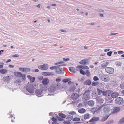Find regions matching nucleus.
<instances>
[{"label": "nucleus", "instance_id": "1", "mask_svg": "<svg viewBox=\"0 0 124 124\" xmlns=\"http://www.w3.org/2000/svg\"><path fill=\"white\" fill-rule=\"evenodd\" d=\"M14 75L17 77H22V79L23 80H25V75L24 74H22L20 72H15L14 73Z\"/></svg>", "mask_w": 124, "mask_h": 124}, {"label": "nucleus", "instance_id": "2", "mask_svg": "<svg viewBox=\"0 0 124 124\" xmlns=\"http://www.w3.org/2000/svg\"><path fill=\"white\" fill-rule=\"evenodd\" d=\"M58 84H55L54 85L51 86L49 88V90L50 92H53L54 91L58 89Z\"/></svg>", "mask_w": 124, "mask_h": 124}, {"label": "nucleus", "instance_id": "3", "mask_svg": "<svg viewBox=\"0 0 124 124\" xmlns=\"http://www.w3.org/2000/svg\"><path fill=\"white\" fill-rule=\"evenodd\" d=\"M79 71L80 73L84 75H85L86 74V75L87 76L89 77L91 75L90 73L88 70H87L86 71V72L82 69H80Z\"/></svg>", "mask_w": 124, "mask_h": 124}, {"label": "nucleus", "instance_id": "4", "mask_svg": "<svg viewBox=\"0 0 124 124\" xmlns=\"http://www.w3.org/2000/svg\"><path fill=\"white\" fill-rule=\"evenodd\" d=\"M48 66L47 64H44L39 66L38 68L39 69L43 70H47L48 68Z\"/></svg>", "mask_w": 124, "mask_h": 124}, {"label": "nucleus", "instance_id": "5", "mask_svg": "<svg viewBox=\"0 0 124 124\" xmlns=\"http://www.w3.org/2000/svg\"><path fill=\"white\" fill-rule=\"evenodd\" d=\"M124 102V100L122 98L118 97L116 99V102L117 104L120 105L122 104Z\"/></svg>", "mask_w": 124, "mask_h": 124}, {"label": "nucleus", "instance_id": "6", "mask_svg": "<svg viewBox=\"0 0 124 124\" xmlns=\"http://www.w3.org/2000/svg\"><path fill=\"white\" fill-rule=\"evenodd\" d=\"M108 93H102L103 96H106L108 95V99L109 98V96L111 95V97L113 98H114L118 96L119 95V93H112V94H110V95L109 94H108ZM111 94V93H109Z\"/></svg>", "mask_w": 124, "mask_h": 124}, {"label": "nucleus", "instance_id": "7", "mask_svg": "<svg viewBox=\"0 0 124 124\" xmlns=\"http://www.w3.org/2000/svg\"><path fill=\"white\" fill-rule=\"evenodd\" d=\"M26 88L27 91L30 93H32L33 92V87L29 85H27L26 86Z\"/></svg>", "mask_w": 124, "mask_h": 124}, {"label": "nucleus", "instance_id": "8", "mask_svg": "<svg viewBox=\"0 0 124 124\" xmlns=\"http://www.w3.org/2000/svg\"><path fill=\"white\" fill-rule=\"evenodd\" d=\"M106 71L108 73L112 74L114 72V70L113 68L110 67H106L105 68Z\"/></svg>", "mask_w": 124, "mask_h": 124}, {"label": "nucleus", "instance_id": "9", "mask_svg": "<svg viewBox=\"0 0 124 124\" xmlns=\"http://www.w3.org/2000/svg\"><path fill=\"white\" fill-rule=\"evenodd\" d=\"M90 97L89 93H84L82 98L85 100H87L90 98Z\"/></svg>", "mask_w": 124, "mask_h": 124}, {"label": "nucleus", "instance_id": "10", "mask_svg": "<svg viewBox=\"0 0 124 124\" xmlns=\"http://www.w3.org/2000/svg\"><path fill=\"white\" fill-rule=\"evenodd\" d=\"M120 110V108L119 107H115L113 108V111L111 112L112 114H115L118 112Z\"/></svg>", "mask_w": 124, "mask_h": 124}, {"label": "nucleus", "instance_id": "11", "mask_svg": "<svg viewBox=\"0 0 124 124\" xmlns=\"http://www.w3.org/2000/svg\"><path fill=\"white\" fill-rule=\"evenodd\" d=\"M96 99L97 102L100 104L102 103L104 101V100L100 97H97Z\"/></svg>", "mask_w": 124, "mask_h": 124}, {"label": "nucleus", "instance_id": "12", "mask_svg": "<svg viewBox=\"0 0 124 124\" xmlns=\"http://www.w3.org/2000/svg\"><path fill=\"white\" fill-rule=\"evenodd\" d=\"M99 120V118L98 117H93L91 119H90L89 122H92L95 121H98Z\"/></svg>", "mask_w": 124, "mask_h": 124}, {"label": "nucleus", "instance_id": "13", "mask_svg": "<svg viewBox=\"0 0 124 124\" xmlns=\"http://www.w3.org/2000/svg\"><path fill=\"white\" fill-rule=\"evenodd\" d=\"M79 96V95L78 93H72L71 95V98L73 99H77Z\"/></svg>", "mask_w": 124, "mask_h": 124}, {"label": "nucleus", "instance_id": "14", "mask_svg": "<svg viewBox=\"0 0 124 124\" xmlns=\"http://www.w3.org/2000/svg\"><path fill=\"white\" fill-rule=\"evenodd\" d=\"M103 110L104 113H108L110 110V108L109 107L106 106L103 108Z\"/></svg>", "mask_w": 124, "mask_h": 124}, {"label": "nucleus", "instance_id": "15", "mask_svg": "<svg viewBox=\"0 0 124 124\" xmlns=\"http://www.w3.org/2000/svg\"><path fill=\"white\" fill-rule=\"evenodd\" d=\"M42 84L45 85H46L49 83V80L47 78H44L42 81Z\"/></svg>", "mask_w": 124, "mask_h": 124}, {"label": "nucleus", "instance_id": "16", "mask_svg": "<svg viewBox=\"0 0 124 124\" xmlns=\"http://www.w3.org/2000/svg\"><path fill=\"white\" fill-rule=\"evenodd\" d=\"M59 66L57 68V70L56 71V73L58 74H61L62 73V69L61 68H59V67L61 66V65H58Z\"/></svg>", "mask_w": 124, "mask_h": 124}, {"label": "nucleus", "instance_id": "17", "mask_svg": "<svg viewBox=\"0 0 124 124\" xmlns=\"http://www.w3.org/2000/svg\"><path fill=\"white\" fill-rule=\"evenodd\" d=\"M27 77L30 80V81L31 83H33L35 80V77L32 78V77L30 75H28Z\"/></svg>", "mask_w": 124, "mask_h": 124}, {"label": "nucleus", "instance_id": "18", "mask_svg": "<svg viewBox=\"0 0 124 124\" xmlns=\"http://www.w3.org/2000/svg\"><path fill=\"white\" fill-rule=\"evenodd\" d=\"M110 114L109 115H107L106 117H102L101 118L100 121L101 122H104L107 120Z\"/></svg>", "mask_w": 124, "mask_h": 124}, {"label": "nucleus", "instance_id": "19", "mask_svg": "<svg viewBox=\"0 0 124 124\" xmlns=\"http://www.w3.org/2000/svg\"><path fill=\"white\" fill-rule=\"evenodd\" d=\"M86 111V110L85 109L83 108H79L78 110V112L81 114H83L85 113Z\"/></svg>", "mask_w": 124, "mask_h": 124}, {"label": "nucleus", "instance_id": "20", "mask_svg": "<svg viewBox=\"0 0 124 124\" xmlns=\"http://www.w3.org/2000/svg\"><path fill=\"white\" fill-rule=\"evenodd\" d=\"M87 104L90 106H93L94 105V102L92 100H90L88 101Z\"/></svg>", "mask_w": 124, "mask_h": 124}, {"label": "nucleus", "instance_id": "21", "mask_svg": "<svg viewBox=\"0 0 124 124\" xmlns=\"http://www.w3.org/2000/svg\"><path fill=\"white\" fill-rule=\"evenodd\" d=\"M87 61V60L84 59L79 62V63L81 64L85 65L87 64L88 62H86Z\"/></svg>", "mask_w": 124, "mask_h": 124}, {"label": "nucleus", "instance_id": "22", "mask_svg": "<svg viewBox=\"0 0 124 124\" xmlns=\"http://www.w3.org/2000/svg\"><path fill=\"white\" fill-rule=\"evenodd\" d=\"M69 70L72 74H74L76 72L75 68L73 67H70Z\"/></svg>", "mask_w": 124, "mask_h": 124}, {"label": "nucleus", "instance_id": "23", "mask_svg": "<svg viewBox=\"0 0 124 124\" xmlns=\"http://www.w3.org/2000/svg\"><path fill=\"white\" fill-rule=\"evenodd\" d=\"M90 117V114L88 113H86L84 115V117L85 120L89 119Z\"/></svg>", "mask_w": 124, "mask_h": 124}, {"label": "nucleus", "instance_id": "24", "mask_svg": "<svg viewBox=\"0 0 124 124\" xmlns=\"http://www.w3.org/2000/svg\"><path fill=\"white\" fill-rule=\"evenodd\" d=\"M0 73L2 74H4L6 73L7 72V70L6 69H1L0 70Z\"/></svg>", "mask_w": 124, "mask_h": 124}, {"label": "nucleus", "instance_id": "25", "mask_svg": "<svg viewBox=\"0 0 124 124\" xmlns=\"http://www.w3.org/2000/svg\"><path fill=\"white\" fill-rule=\"evenodd\" d=\"M73 117V115H69L68 117H67V119L68 121H71Z\"/></svg>", "mask_w": 124, "mask_h": 124}, {"label": "nucleus", "instance_id": "26", "mask_svg": "<svg viewBox=\"0 0 124 124\" xmlns=\"http://www.w3.org/2000/svg\"><path fill=\"white\" fill-rule=\"evenodd\" d=\"M91 83V82L89 80H87L85 81V84L88 85H90Z\"/></svg>", "mask_w": 124, "mask_h": 124}, {"label": "nucleus", "instance_id": "27", "mask_svg": "<svg viewBox=\"0 0 124 124\" xmlns=\"http://www.w3.org/2000/svg\"><path fill=\"white\" fill-rule=\"evenodd\" d=\"M124 123V117H122L118 122V124H122Z\"/></svg>", "mask_w": 124, "mask_h": 124}, {"label": "nucleus", "instance_id": "28", "mask_svg": "<svg viewBox=\"0 0 124 124\" xmlns=\"http://www.w3.org/2000/svg\"><path fill=\"white\" fill-rule=\"evenodd\" d=\"M59 116L63 118H65L66 117V115L62 113H59Z\"/></svg>", "mask_w": 124, "mask_h": 124}, {"label": "nucleus", "instance_id": "29", "mask_svg": "<svg viewBox=\"0 0 124 124\" xmlns=\"http://www.w3.org/2000/svg\"><path fill=\"white\" fill-rule=\"evenodd\" d=\"M31 69L30 68H25L24 72L25 73H27L30 71Z\"/></svg>", "mask_w": 124, "mask_h": 124}, {"label": "nucleus", "instance_id": "30", "mask_svg": "<svg viewBox=\"0 0 124 124\" xmlns=\"http://www.w3.org/2000/svg\"><path fill=\"white\" fill-rule=\"evenodd\" d=\"M98 93H105L104 92L102 91V89L101 88H97V89Z\"/></svg>", "mask_w": 124, "mask_h": 124}, {"label": "nucleus", "instance_id": "31", "mask_svg": "<svg viewBox=\"0 0 124 124\" xmlns=\"http://www.w3.org/2000/svg\"><path fill=\"white\" fill-rule=\"evenodd\" d=\"M80 119L79 118L75 117L73 119V121H79L80 120Z\"/></svg>", "mask_w": 124, "mask_h": 124}, {"label": "nucleus", "instance_id": "32", "mask_svg": "<svg viewBox=\"0 0 124 124\" xmlns=\"http://www.w3.org/2000/svg\"><path fill=\"white\" fill-rule=\"evenodd\" d=\"M70 80V78L65 79L63 80L62 81L63 82L66 83L69 81Z\"/></svg>", "mask_w": 124, "mask_h": 124}, {"label": "nucleus", "instance_id": "33", "mask_svg": "<svg viewBox=\"0 0 124 124\" xmlns=\"http://www.w3.org/2000/svg\"><path fill=\"white\" fill-rule=\"evenodd\" d=\"M82 65H80L77 66L76 67V68L77 69V70L78 71L80 69L82 68Z\"/></svg>", "mask_w": 124, "mask_h": 124}, {"label": "nucleus", "instance_id": "34", "mask_svg": "<svg viewBox=\"0 0 124 124\" xmlns=\"http://www.w3.org/2000/svg\"><path fill=\"white\" fill-rule=\"evenodd\" d=\"M48 76H52L54 75V72H48Z\"/></svg>", "mask_w": 124, "mask_h": 124}, {"label": "nucleus", "instance_id": "35", "mask_svg": "<svg viewBox=\"0 0 124 124\" xmlns=\"http://www.w3.org/2000/svg\"><path fill=\"white\" fill-rule=\"evenodd\" d=\"M98 83L97 82H92V85L93 86H95L98 85Z\"/></svg>", "mask_w": 124, "mask_h": 124}, {"label": "nucleus", "instance_id": "36", "mask_svg": "<svg viewBox=\"0 0 124 124\" xmlns=\"http://www.w3.org/2000/svg\"><path fill=\"white\" fill-rule=\"evenodd\" d=\"M82 69H86L87 70H88L89 69V67L87 66L86 65H84L82 67Z\"/></svg>", "mask_w": 124, "mask_h": 124}, {"label": "nucleus", "instance_id": "37", "mask_svg": "<svg viewBox=\"0 0 124 124\" xmlns=\"http://www.w3.org/2000/svg\"><path fill=\"white\" fill-rule=\"evenodd\" d=\"M36 95L38 97H41L43 95V93H36Z\"/></svg>", "mask_w": 124, "mask_h": 124}, {"label": "nucleus", "instance_id": "38", "mask_svg": "<svg viewBox=\"0 0 124 124\" xmlns=\"http://www.w3.org/2000/svg\"><path fill=\"white\" fill-rule=\"evenodd\" d=\"M113 121L112 120H110L108 121L106 123L107 124H110L113 123Z\"/></svg>", "mask_w": 124, "mask_h": 124}, {"label": "nucleus", "instance_id": "39", "mask_svg": "<svg viewBox=\"0 0 124 124\" xmlns=\"http://www.w3.org/2000/svg\"><path fill=\"white\" fill-rule=\"evenodd\" d=\"M75 86L70 87L69 89L70 91H72L75 90Z\"/></svg>", "mask_w": 124, "mask_h": 124}, {"label": "nucleus", "instance_id": "40", "mask_svg": "<svg viewBox=\"0 0 124 124\" xmlns=\"http://www.w3.org/2000/svg\"><path fill=\"white\" fill-rule=\"evenodd\" d=\"M25 68H19V70L23 72H24Z\"/></svg>", "mask_w": 124, "mask_h": 124}, {"label": "nucleus", "instance_id": "41", "mask_svg": "<svg viewBox=\"0 0 124 124\" xmlns=\"http://www.w3.org/2000/svg\"><path fill=\"white\" fill-rule=\"evenodd\" d=\"M48 72H42V75L45 76H48Z\"/></svg>", "mask_w": 124, "mask_h": 124}, {"label": "nucleus", "instance_id": "42", "mask_svg": "<svg viewBox=\"0 0 124 124\" xmlns=\"http://www.w3.org/2000/svg\"><path fill=\"white\" fill-rule=\"evenodd\" d=\"M120 87L122 89H124V83H121L120 85Z\"/></svg>", "mask_w": 124, "mask_h": 124}, {"label": "nucleus", "instance_id": "43", "mask_svg": "<svg viewBox=\"0 0 124 124\" xmlns=\"http://www.w3.org/2000/svg\"><path fill=\"white\" fill-rule=\"evenodd\" d=\"M93 80L95 81H96L97 80H99V78L96 76H94L93 78Z\"/></svg>", "mask_w": 124, "mask_h": 124}, {"label": "nucleus", "instance_id": "44", "mask_svg": "<svg viewBox=\"0 0 124 124\" xmlns=\"http://www.w3.org/2000/svg\"><path fill=\"white\" fill-rule=\"evenodd\" d=\"M59 66H54L50 68V69L51 70H53V69H55V68H58L57 67H58Z\"/></svg>", "mask_w": 124, "mask_h": 124}, {"label": "nucleus", "instance_id": "45", "mask_svg": "<svg viewBox=\"0 0 124 124\" xmlns=\"http://www.w3.org/2000/svg\"><path fill=\"white\" fill-rule=\"evenodd\" d=\"M117 66H121V63L120 62H117L116 63Z\"/></svg>", "mask_w": 124, "mask_h": 124}, {"label": "nucleus", "instance_id": "46", "mask_svg": "<svg viewBox=\"0 0 124 124\" xmlns=\"http://www.w3.org/2000/svg\"><path fill=\"white\" fill-rule=\"evenodd\" d=\"M112 52L111 51H110L109 52H108L107 53V54L109 56H110L112 54Z\"/></svg>", "mask_w": 124, "mask_h": 124}, {"label": "nucleus", "instance_id": "47", "mask_svg": "<svg viewBox=\"0 0 124 124\" xmlns=\"http://www.w3.org/2000/svg\"><path fill=\"white\" fill-rule=\"evenodd\" d=\"M13 115H11L10 116V117H11L12 118V120H11V121L12 122H13L14 121L13 120V119H15V117H13Z\"/></svg>", "mask_w": 124, "mask_h": 124}, {"label": "nucleus", "instance_id": "48", "mask_svg": "<svg viewBox=\"0 0 124 124\" xmlns=\"http://www.w3.org/2000/svg\"><path fill=\"white\" fill-rule=\"evenodd\" d=\"M57 118L58 120L59 121H62L63 120V118L59 117H58Z\"/></svg>", "mask_w": 124, "mask_h": 124}, {"label": "nucleus", "instance_id": "49", "mask_svg": "<svg viewBox=\"0 0 124 124\" xmlns=\"http://www.w3.org/2000/svg\"><path fill=\"white\" fill-rule=\"evenodd\" d=\"M52 120L53 122H56L57 121L56 119L54 117L52 118Z\"/></svg>", "mask_w": 124, "mask_h": 124}, {"label": "nucleus", "instance_id": "50", "mask_svg": "<svg viewBox=\"0 0 124 124\" xmlns=\"http://www.w3.org/2000/svg\"><path fill=\"white\" fill-rule=\"evenodd\" d=\"M3 63L0 62V69L2 68L3 67Z\"/></svg>", "mask_w": 124, "mask_h": 124}, {"label": "nucleus", "instance_id": "51", "mask_svg": "<svg viewBox=\"0 0 124 124\" xmlns=\"http://www.w3.org/2000/svg\"><path fill=\"white\" fill-rule=\"evenodd\" d=\"M38 79L39 80H42L43 79V76H39L38 78Z\"/></svg>", "mask_w": 124, "mask_h": 124}, {"label": "nucleus", "instance_id": "52", "mask_svg": "<svg viewBox=\"0 0 124 124\" xmlns=\"http://www.w3.org/2000/svg\"><path fill=\"white\" fill-rule=\"evenodd\" d=\"M63 62V61H61L60 62H59L57 63H55V64L57 65V64H62Z\"/></svg>", "mask_w": 124, "mask_h": 124}, {"label": "nucleus", "instance_id": "53", "mask_svg": "<svg viewBox=\"0 0 124 124\" xmlns=\"http://www.w3.org/2000/svg\"><path fill=\"white\" fill-rule=\"evenodd\" d=\"M103 105H102L100 107H99L98 108L97 110H100L102 108H103Z\"/></svg>", "mask_w": 124, "mask_h": 124}, {"label": "nucleus", "instance_id": "54", "mask_svg": "<svg viewBox=\"0 0 124 124\" xmlns=\"http://www.w3.org/2000/svg\"><path fill=\"white\" fill-rule=\"evenodd\" d=\"M5 79L7 80V81L9 80L10 79L9 76H7L5 78Z\"/></svg>", "mask_w": 124, "mask_h": 124}, {"label": "nucleus", "instance_id": "55", "mask_svg": "<svg viewBox=\"0 0 124 124\" xmlns=\"http://www.w3.org/2000/svg\"><path fill=\"white\" fill-rule=\"evenodd\" d=\"M102 79L103 81H106V78L104 77H103L102 78Z\"/></svg>", "mask_w": 124, "mask_h": 124}, {"label": "nucleus", "instance_id": "56", "mask_svg": "<svg viewBox=\"0 0 124 124\" xmlns=\"http://www.w3.org/2000/svg\"><path fill=\"white\" fill-rule=\"evenodd\" d=\"M63 60L64 61L66 62L68 61L69 60V58H63Z\"/></svg>", "mask_w": 124, "mask_h": 124}, {"label": "nucleus", "instance_id": "57", "mask_svg": "<svg viewBox=\"0 0 124 124\" xmlns=\"http://www.w3.org/2000/svg\"><path fill=\"white\" fill-rule=\"evenodd\" d=\"M61 79L60 78H57L56 80V81L57 82H59L61 81Z\"/></svg>", "mask_w": 124, "mask_h": 124}, {"label": "nucleus", "instance_id": "58", "mask_svg": "<svg viewBox=\"0 0 124 124\" xmlns=\"http://www.w3.org/2000/svg\"><path fill=\"white\" fill-rule=\"evenodd\" d=\"M19 56V55L18 54H15L13 55L12 56L13 57H16Z\"/></svg>", "mask_w": 124, "mask_h": 124}, {"label": "nucleus", "instance_id": "59", "mask_svg": "<svg viewBox=\"0 0 124 124\" xmlns=\"http://www.w3.org/2000/svg\"><path fill=\"white\" fill-rule=\"evenodd\" d=\"M8 67L9 68H13L14 67V66L12 65H9Z\"/></svg>", "mask_w": 124, "mask_h": 124}, {"label": "nucleus", "instance_id": "60", "mask_svg": "<svg viewBox=\"0 0 124 124\" xmlns=\"http://www.w3.org/2000/svg\"><path fill=\"white\" fill-rule=\"evenodd\" d=\"M21 82V81L19 80H16V82L17 83H20Z\"/></svg>", "mask_w": 124, "mask_h": 124}, {"label": "nucleus", "instance_id": "61", "mask_svg": "<svg viewBox=\"0 0 124 124\" xmlns=\"http://www.w3.org/2000/svg\"><path fill=\"white\" fill-rule=\"evenodd\" d=\"M118 54H122L124 53V52L123 51H119L118 52Z\"/></svg>", "mask_w": 124, "mask_h": 124}, {"label": "nucleus", "instance_id": "62", "mask_svg": "<svg viewBox=\"0 0 124 124\" xmlns=\"http://www.w3.org/2000/svg\"><path fill=\"white\" fill-rule=\"evenodd\" d=\"M70 114H71V115H75L76 114L75 113V112L74 111L72 112Z\"/></svg>", "mask_w": 124, "mask_h": 124}, {"label": "nucleus", "instance_id": "63", "mask_svg": "<svg viewBox=\"0 0 124 124\" xmlns=\"http://www.w3.org/2000/svg\"><path fill=\"white\" fill-rule=\"evenodd\" d=\"M109 50L110 49H105L104 50V51L105 52H107L109 51Z\"/></svg>", "mask_w": 124, "mask_h": 124}, {"label": "nucleus", "instance_id": "64", "mask_svg": "<svg viewBox=\"0 0 124 124\" xmlns=\"http://www.w3.org/2000/svg\"><path fill=\"white\" fill-rule=\"evenodd\" d=\"M107 92H108V93H113V92L111 91H110V90H109V91H108Z\"/></svg>", "mask_w": 124, "mask_h": 124}]
</instances>
